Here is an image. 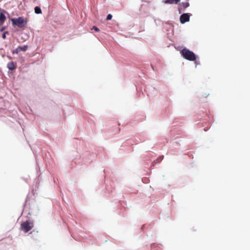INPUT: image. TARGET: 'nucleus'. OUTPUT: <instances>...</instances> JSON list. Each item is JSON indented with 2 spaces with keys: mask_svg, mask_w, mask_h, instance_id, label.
<instances>
[{
  "mask_svg": "<svg viewBox=\"0 0 250 250\" xmlns=\"http://www.w3.org/2000/svg\"><path fill=\"white\" fill-rule=\"evenodd\" d=\"M20 52V49H19V48L18 47L16 49L12 51V53L13 54H18Z\"/></svg>",
  "mask_w": 250,
  "mask_h": 250,
  "instance_id": "obj_10",
  "label": "nucleus"
},
{
  "mask_svg": "<svg viewBox=\"0 0 250 250\" xmlns=\"http://www.w3.org/2000/svg\"><path fill=\"white\" fill-rule=\"evenodd\" d=\"M13 24L17 25L20 28H22L25 25V21L23 18L19 17L17 19H12L11 20Z\"/></svg>",
  "mask_w": 250,
  "mask_h": 250,
  "instance_id": "obj_2",
  "label": "nucleus"
},
{
  "mask_svg": "<svg viewBox=\"0 0 250 250\" xmlns=\"http://www.w3.org/2000/svg\"><path fill=\"white\" fill-rule=\"evenodd\" d=\"M35 12L37 14H41L42 13V10L40 7L36 6L35 8Z\"/></svg>",
  "mask_w": 250,
  "mask_h": 250,
  "instance_id": "obj_8",
  "label": "nucleus"
},
{
  "mask_svg": "<svg viewBox=\"0 0 250 250\" xmlns=\"http://www.w3.org/2000/svg\"><path fill=\"white\" fill-rule=\"evenodd\" d=\"M204 130L206 131H207V130H208V129H207V128H205V129H204Z\"/></svg>",
  "mask_w": 250,
  "mask_h": 250,
  "instance_id": "obj_17",
  "label": "nucleus"
},
{
  "mask_svg": "<svg viewBox=\"0 0 250 250\" xmlns=\"http://www.w3.org/2000/svg\"><path fill=\"white\" fill-rule=\"evenodd\" d=\"M21 229L25 233L27 232L31 229V226H30V223L26 221L22 223L21 225Z\"/></svg>",
  "mask_w": 250,
  "mask_h": 250,
  "instance_id": "obj_3",
  "label": "nucleus"
},
{
  "mask_svg": "<svg viewBox=\"0 0 250 250\" xmlns=\"http://www.w3.org/2000/svg\"><path fill=\"white\" fill-rule=\"evenodd\" d=\"M6 34H8V32L7 31H6L2 35V39H5L6 38Z\"/></svg>",
  "mask_w": 250,
  "mask_h": 250,
  "instance_id": "obj_13",
  "label": "nucleus"
},
{
  "mask_svg": "<svg viewBox=\"0 0 250 250\" xmlns=\"http://www.w3.org/2000/svg\"><path fill=\"white\" fill-rule=\"evenodd\" d=\"M181 53L183 57L186 60L190 61H194L196 59L195 54L187 48L182 49Z\"/></svg>",
  "mask_w": 250,
  "mask_h": 250,
  "instance_id": "obj_1",
  "label": "nucleus"
},
{
  "mask_svg": "<svg viewBox=\"0 0 250 250\" xmlns=\"http://www.w3.org/2000/svg\"><path fill=\"white\" fill-rule=\"evenodd\" d=\"M1 10V8H0V11Z\"/></svg>",
  "mask_w": 250,
  "mask_h": 250,
  "instance_id": "obj_18",
  "label": "nucleus"
},
{
  "mask_svg": "<svg viewBox=\"0 0 250 250\" xmlns=\"http://www.w3.org/2000/svg\"><path fill=\"white\" fill-rule=\"evenodd\" d=\"M19 48L20 49V51H25L27 49L28 46L24 45L23 46H19Z\"/></svg>",
  "mask_w": 250,
  "mask_h": 250,
  "instance_id": "obj_9",
  "label": "nucleus"
},
{
  "mask_svg": "<svg viewBox=\"0 0 250 250\" xmlns=\"http://www.w3.org/2000/svg\"><path fill=\"white\" fill-rule=\"evenodd\" d=\"M112 18V16L111 14H108L107 16L106 20H110Z\"/></svg>",
  "mask_w": 250,
  "mask_h": 250,
  "instance_id": "obj_12",
  "label": "nucleus"
},
{
  "mask_svg": "<svg viewBox=\"0 0 250 250\" xmlns=\"http://www.w3.org/2000/svg\"><path fill=\"white\" fill-rule=\"evenodd\" d=\"M182 5L184 8H186L189 6V3L188 2H183Z\"/></svg>",
  "mask_w": 250,
  "mask_h": 250,
  "instance_id": "obj_11",
  "label": "nucleus"
},
{
  "mask_svg": "<svg viewBox=\"0 0 250 250\" xmlns=\"http://www.w3.org/2000/svg\"><path fill=\"white\" fill-rule=\"evenodd\" d=\"M92 29H94L96 31H99L100 30L99 29L95 26H94Z\"/></svg>",
  "mask_w": 250,
  "mask_h": 250,
  "instance_id": "obj_14",
  "label": "nucleus"
},
{
  "mask_svg": "<svg viewBox=\"0 0 250 250\" xmlns=\"http://www.w3.org/2000/svg\"><path fill=\"white\" fill-rule=\"evenodd\" d=\"M163 157H163V156H160V157H159V158L158 159H159V160L160 161H161V160L163 159Z\"/></svg>",
  "mask_w": 250,
  "mask_h": 250,
  "instance_id": "obj_16",
  "label": "nucleus"
},
{
  "mask_svg": "<svg viewBox=\"0 0 250 250\" xmlns=\"http://www.w3.org/2000/svg\"><path fill=\"white\" fill-rule=\"evenodd\" d=\"M190 15L188 13L183 14L180 16V20L182 23H184L189 20Z\"/></svg>",
  "mask_w": 250,
  "mask_h": 250,
  "instance_id": "obj_4",
  "label": "nucleus"
},
{
  "mask_svg": "<svg viewBox=\"0 0 250 250\" xmlns=\"http://www.w3.org/2000/svg\"><path fill=\"white\" fill-rule=\"evenodd\" d=\"M4 29H5V27H2V28H0V32H2Z\"/></svg>",
  "mask_w": 250,
  "mask_h": 250,
  "instance_id": "obj_15",
  "label": "nucleus"
},
{
  "mask_svg": "<svg viewBox=\"0 0 250 250\" xmlns=\"http://www.w3.org/2000/svg\"><path fill=\"white\" fill-rule=\"evenodd\" d=\"M7 66L10 70H13L16 69V65L13 62H9L7 63Z\"/></svg>",
  "mask_w": 250,
  "mask_h": 250,
  "instance_id": "obj_6",
  "label": "nucleus"
},
{
  "mask_svg": "<svg viewBox=\"0 0 250 250\" xmlns=\"http://www.w3.org/2000/svg\"><path fill=\"white\" fill-rule=\"evenodd\" d=\"M0 26L2 25L6 20V17L3 13H6V11L4 9H1L0 11Z\"/></svg>",
  "mask_w": 250,
  "mask_h": 250,
  "instance_id": "obj_5",
  "label": "nucleus"
},
{
  "mask_svg": "<svg viewBox=\"0 0 250 250\" xmlns=\"http://www.w3.org/2000/svg\"><path fill=\"white\" fill-rule=\"evenodd\" d=\"M180 0H165L164 2L166 4H177Z\"/></svg>",
  "mask_w": 250,
  "mask_h": 250,
  "instance_id": "obj_7",
  "label": "nucleus"
}]
</instances>
